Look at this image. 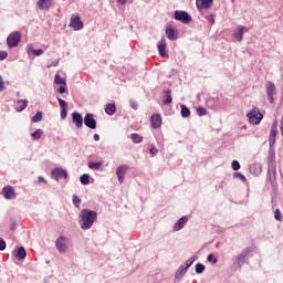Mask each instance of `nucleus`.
<instances>
[{
    "label": "nucleus",
    "instance_id": "55",
    "mask_svg": "<svg viewBox=\"0 0 283 283\" xmlns=\"http://www.w3.org/2000/svg\"><path fill=\"white\" fill-rule=\"evenodd\" d=\"M129 0H117L119 6H126Z\"/></svg>",
    "mask_w": 283,
    "mask_h": 283
},
{
    "label": "nucleus",
    "instance_id": "58",
    "mask_svg": "<svg viewBox=\"0 0 283 283\" xmlns=\"http://www.w3.org/2000/svg\"><path fill=\"white\" fill-rule=\"evenodd\" d=\"M232 3H235V0H231Z\"/></svg>",
    "mask_w": 283,
    "mask_h": 283
},
{
    "label": "nucleus",
    "instance_id": "31",
    "mask_svg": "<svg viewBox=\"0 0 283 283\" xmlns=\"http://www.w3.org/2000/svg\"><path fill=\"white\" fill-rule=\"evenodd\" d=\"M101 167H103V163L101 161H90L88 163V169H93V171H98V169H101Z\"/></svg>",
    "mask_w": 283,
    "mask_h": 283
},
{
    "label": "nucleus",
    "instance_id": "54",
    "mask_svg": "<svg viewBox=\"0 0 283 283\" xmlns=\"http://www.w3.org/2000/svg\"><path fill=\"white\" fill-rule=\"evenodd\" d=\"M130 107H132V109H138V103L130 102Z\"/></svg>",
    "mask_w": 283,
    "mask_h": 283
},
{
    "label": "nucleus",
    "instance_id": "56",
    "mask_svg": "<svg viewBox=\"0 0 283 283\" xmlns=\"http://www.w3.org/2000/svg\"><path fill=\"white\" fill-rule=\"evenodd\" d=\"M93 140H95L96 143H98V140H101V136H99L98 134H94Z\"/></svg>",
    "mask_w": 283,
    "mask_h": 283
},
{
    "label": "nucleus",
    "instance_id": "52",
    "mask_svg": "<svg viewBox=\"0 0 283 283\" xmlns=\"http://www.w3.org/2000/svg\"><path fill=\"white\" fill-rule=\"evenodd\" d=\"M119 185H123L125 182V176L117 175Z\"/></svg>",
    "mask_w": 283,
    "mask_h": 283
},
{
    "label": "nucleus",
    "instance_id": "12",
    "mask_svg": "<svg viewBox=\"0 0 283 283\" xmlns=\"http://www.w3.org/2000/svg\"><path fill=\"white\" fill-rule=\"evenodd\" d=\"M84 125L88 127V129H96V119L94 118V114L87 113L84 116Z\"/></svg>",
    "mask_w": 283,
    "mask_h": 283
},
{
    "label": "nucleus",
    "instance_id": "38",
    "mask_svg": "<svg viewBox=\"0 0 283 283\" xmlns=\"http://www.w3.org/2000/svg\"><path fill=\"white\" fill-rule=\"evenodd\" d=\"M233 178L241 180V182H247V177H244V175H242V172H234Z\"/></svg>",
    "mask_w": 283,
    "mask_h": 283
},
{
    "label": "nucleus",
    "instance_id": "45",
    "mask_svg": "<svg viewBox=\"0 0 283 283\" xmlns=\"http://www.w3.org/2000/svg\"><path fill=\"white\" fill-rule=\"evenodd\" d=\"M206 19L210 25H213L216 23V18L213 15H206Z\"/></svg>",
    "mask_w": 283,
    "mask_h": 283
},
{
    "label": "nucleus",
    "instance_id": "7",
    "mask_svg": "<svg viewBox=\"0 0 283 283\" xmlns=\"http://www.w3.org/2000/svg\"><path fill=\"white\" fill-rule=\"evenodd\" d=\"M251 253V250L249 248L244 249L240 254L235 256L237 264L239 269H242L243 264H247V261L249 260V254Z\"/></svg>",
    "mask_w": 283,
    "mask_h": 283
},
{
    "label": "nucleus",
    "instance_id": "57",
    "mask_svg": "<svg viewBox=\"0 0 283 283\" xmlns=\"http://www.w3.org/2000/svg\"><path fill=\"white\" fill-rule=\"evenodd\" d=\"M56 65H59V61L52 62L48 67H56Z\"/></svg>",
    "mask_w": 283,
    "mask_h": 283
},
{
    "label": "nucleus",
    "instance_id": "42",
    "mask_svg": "<svg viewBox=\"0 0 283 283\" xmlns=\"http://www.w3.org/2000/svg\"><path fill=\"white\" fill-rule=\"evenodd\" d=\"M59 105L61 107V109H67V102H65L64 99L57 98Z\"/></svg>",
    "mask_w": 283,
    "mask_h": 283
},
{
    "label": "nucleus",
    "instance_id": "33",
    "mask_svg": "<svg viewBox=\"0 0 283 283\" xmlns=\"http://www.w3.org/2000/svg\"><path fill=\"white\" fill-rule=\"evenodd\" d=\"M33 140H40L41 136H43V129L39 128L33 134H31Z\"/></svg>",
    "mask_w": 283,
    "mask_h": 283
},
{
    "label": "nucleus",
    "instance_id": "49",
    "mask_svg": "<svg viewBox=\"0 0 283 283\" xmlns=\"http://www.w3.org/2000/svg\"><path fill=\"white\" fill-rule=\"evenodd\" d=\"M0 251H6V241L0 238Z\"/></svg>",
    "mask_w": 283,
    "mask_h": 283
},
{
    "label": "nucleus",
    "instance_id": "22",
    "mask_svg": "<svg viewBox=\"0 0 283 283\" xmlns=\"http://www.w3.org/2000/svg\"><path fill=\"white\" fill-rule=\"evenodd\" d=\"M17 112H23L28 107V101L19 99L14 103Z\"/></svg>",
    "mask_w": 283,
    "mask_h": 283
},
{
    "label": "nucleus",
    "instance_id": "24",
    "mask_svg": "<svg viewBox=\"0 0 283 283\" xmlns=\"http://www.w3.org/2000/svg\"><path fill=\"white\" fill-rule=\"evenodd\" d=\"M105 114H107V116H114V114H116V104H107L105 106Z\"/></svg>",
    "mask_w": 283,
    "mask_h": 283
},
{
    "label": "nucleus",
    "instance_id": "8",
    "mask_svg": "<svg viewBox=\"0 0 283 283\" xmlns=\"http://www.w3.org/2000/svg\"><path fill=\"white\" fill-rule=\"evenodd\" d=\"M247 32H249V28H247L244 25H239L233 31V38L239 43H242V39H244V34H247Z\"/></svg>",
    "mask_w": 283,
    "mask_h": 283
},
{
    "label": "nucleus",
    "instance_id": "44",
    "mask_svg": "<svg viewBox=\"0 0 283 283\" xmlns=\"http://www.w3.org/2000/svg\"><path fill=\"white\" fill-rule=\"evenodd\" d=\"M208 262H212L213 264H218V258H213V254H209L207 256Z\"/></svg>",
    "mask_w": 283,
    "mask_h": 283
},
{
    "label": "nucleus",
    "instance_id": "35",
    "mask_svg": "<svg viewBox=\"0 0 283 283\" xmlns=\"http://www.w3.org/2000/svg\"><path fill=\"white\" fill-rule=\"evenodd\" d=\"M195 271L198 275H200L201 273H205V264L197 263L195 266Z\"/></svg>",
    "mask_w": 283,
    "mask_h": 283
},
{
    "label": "nucleus",
    "instance_id": "40",
    "mask_svg": "<svg viewBox=\"0 0 283 283\" xmlns=\"http://www.w3.org/2000/svg\"><path fill=\"white\" fill-rule=\"evenodd\" d=\"M274 218L277 220V222H282V211H280V209L274 211Z\"/></svg>",
    "mask_w": 283,
    "mask_h": 283
},
{
    "label": "nucleus",
    "instance_id": "51",
    "mask_svg": "<svg viewBox=\"0 0 283 283\" xmlns=\"http://www.w3.org/2000/svg\"><path fill=\"white\" fill-rule=\"evenodd\" d=\"M66 86L65 85H61L60 87H59V94H65V88Z\"/></svg>",
    "mask_w": 283,
    "mask_h": 283
},
{
    "label": "nucleus",
    "instance_id": "48",
    "mask_svg": "<svg viewBox=\"0 0 283 283\" xmlns=\"http://www.w3.org/2000/svg\"><path fill=\"white\" fill-rule=\"evenodd\" d=\"M6 90V83L3 82V77L0 75V92Z\"/></svg>",
    "mask_w": 283,
    "mask_h": 283
},
{
    "label": "nucleus",
    "instance_id": "16",
    "mask_svg": "<svg viewBox=\"0 0 283 283\" xmlns=\"http://www.w3.org/2000/svg\"><path fill=\"white\" fill-rule=\"evenodd\" d=\"M72 123L75 124L76 129L83 127V115L81 113H72Z\"/></svg>",
    "mask_w": 283,
    "mask_h": 283
},
{
    "label": "nucleus",
    "instance_id": "10",
    "mask_svg": "<svg viewBox=\"0 0 283 283\" xmlns=\"http://www.w3.org/2000/svg\"><path fill=\"white\" fill-rule=\"evenodd\" d=\"M175 19L185 24L191 23V15L187 11H175Z\"/></svg>",
    "mask_w": 283,
    "mask_h": 283
},
{
    "label": "nucleus",
    "instance_id": "28",
    "mask_svg": "<svg viewBox=\"0 0 283 283\" xmlns=\"http://www.w3.org/2000/svg\"><path fill=\"white\" fill-rule=\"evenodd\" d=\"M54 83H55V85L67 86V82L65 81L64 77H61V75L59 73H56L55 76H54Z\"/></svg>",
    "mask_w": 283,
    "mask_h": 283
},
{
    "label": "nucleus",
    "instance_id": "1",
    "mask_svg": "<svg viewBox=\"0 0 283 283\" xmlns=\"http://www.w3.org/2000/svg\"><path fill=\"white\" fill-rule=\"evenodd\" d=\"M98 220V213L94 210L82 209L78 213V224L83 231H90Z\"/></svg>",
    "mask_w": 283,
    "mask_h": 283
},
{
    "label": "nucleus",
    "instance_id": "6",
    "mask_svg": "<svg viewBox=\"0 0 283 283\" xmlns=\"http://www.w3.org/2000/svg\"><path fill=\"white\" fill-rule=\"evenodd\" d=\"M2 196L4 200H17V191L12 186H4L2 188Z\"/></svg>",
    "mask_w": 283,
    "mask_h": 283
},
{
    "label": "nucleus",
    "instance_id": "21",
    "mask_svg": "<svg viewBox=\"0 0 283 283\" xmlns=\"http://www.w3.org/2000/svg\"><path fill=\"white\" fill-rule=\"evenodd\" d=\"M171 90L165 91L163 96V105H171Z\"/></svg>",
    "mask_w": 283,
    "mask_h": 283
},
{
    "label": "nucleus",
    "instance_id": "53",
    "mask_svg": "<svg viewBox=\"0 0 283 283\" xmlns=\"http://www.w3.org/2000/svg\"><path fill=\"white\" fill-rule=\"evenodd\" d=\"M149 153L153 155V156H156V154H158V149L153 147L149 149Z\"/></svg>",
    "mask_w": 283,
    "mask_h": 283
},
{
    "label": "nucleus",
    "instance_id": "5",
    "mask_svg": "<svg viewBox=\"0 0 283 283\" xmlns=\"http://www.w3.org/2000/svg\"><path fill=\"white\" fill-rule=\"evenodd\" d=\"M69 27L72 28L75 32L83 30V21L81 20V15L72 14Z\"/></svg>",
    "mask_w": 283,
    "mask_h": 283
},
{
    "label": "nucleus",
    "instance_id": "9",
    "mask_svg": "<svg viewBox=\"0 0 283 283\" xmlns=\"http://www.w3.org/2000/svg\"><path fill=\"white\" fill-rule=\"evenodd\" d=\"M265 90H266V94H268V101H269V103H271V105H273V103L275 102L273 96L277 92V88L275 87V84H273V82H268L266 85H265Z\"/></svg>",
    "mask_w": 283,
    "mask_h": 283
},
{
    "label": "nucleus",
    "instance_id": "30",
    "mask_svg": "<svg viewBox=\"0 0 283 283\" xmlns=\"http://www.w3.org/2000/svg\"><path fill=\"white\" fill-rule=\"evenodd\" d=\"M128 169H129V166H127V165L118 166L116 169V176H125V174H127Z\"/></svg>",
    "mask_w": 283,
    "mask_h": 283
},
{
    "label": "nucleus",
    "instance_id": "20",
    "mask_svg": "<svg viewBox=\"0 0 283 283\" xmlns=\"http://www.w3.org/2000/svg\"><path fill=\"white\" fill-rule=\"evenodd\" d=\"M158 52H159V56H167V43H165V39H163L158 45Z\"/></svg>",
    "mask_w": 283,
    "mask_h": 283
},
{
    "label": "nucleus",
    "instance_id": "4",
    "mask_svg": "<svg viewBox=\"0 0 283 283\" xmlns=\"http://www.w3.org/2000/svg\"><path fill=\"white\" fill-rule=\"evenodd\" d=\"M20 41H21V33L18 31L10 33L7 38V44L9 48H18Z\"/></svg>",
    "mask_w": 283,
    "mask_h": 283
},
{
    "label": "nucleus",
    "instance_id": "3",
    "mask_svg": "<svg viewBox=\"0 0 283 283\" xmlns=\"http://www.w3.org/2000/svg\"><path fill=\"white\" fill-rule=\"evenodd\" d=\"M55 249H57L59 253H67V249H70V238L65 235H61L55 241Z\"/></svg>",
    "mask_w": 283,
    "mask_h": 283
},
{
    "label": "nucleus",
    "instance_id": "17",
    "mask_svg": "<svg viewBox=\"0 0 283 283\" xmlns=\"http://www.w3.org/2000/svg\"><path fill=\"white\" fill-rule=\"evenodd\" d=\"M189 222V217L184 216L181 217L172 227L174 231H181V229H185V226Z\"/></svg>",
    "mask_w": 283,
    "mask_h": 283
},
{
    "label": "nucleus",
    "instance_id": "15",
    "mask_svg": "<svg viewBox=\"0 0 283 283\" xmlns=\"http://www.w3.org/2000/svg\"><path fill=\"white\" fill-rule=\"evenodd\" d=\"M150 123L153 129H159V127L163 125V117H160L159 114H153L150 117Z\"/></svg>",
    "mask_w": 283,
    "mask_h": 283
},
{
    "label": "nucleus",
    "instance_id": "13",
    "mask_svg": "<svg viewBox=\"0 0 283 283\" xmlns=\"http://www.w3.org/2000/svg\"><path fill=\"white\" fill-rule=\"evenodd\" d=\"M53 3H54V0H39L36 2V8H39L43 12H48V10L52 8Z\"/></svg>",
    "mask_w": 283,
    "mask_h": 283
},
{
    "label": "nucleus",
    "instance_id": "18",
    "mask_svg": "<svg viewBox=\"0 0 283 283\" xmlns=\"http://www.w3.org/2000/svg\"><path fill=\"white\" fill-rule=\"evenodd\" d=\"M275 136H277V124L274 123L272 125L270 136H269L270 147H273V145H275Z\"/></svg>",
    "mask_w": 283,
    "mask_h": 283
},
{
    "label": "nucleus",
    "instance_id": "34",
    "mask_svg": "<svg viewBox=\"0 0 283 283\" xmlns=\"http://www.w3.org/2000/svg\"><path fill=\"white\" fill-rule=\"evenodd\" d=\"M43 120V113L38 112L33 117H32V123H41Z\"/></svg>",
    "mask_w": 283,
    "mask_h": 283
},
{
    "label": "nucleus",
    "instance_id": "43",
    "mask_svg": "<svg viewBox=\"0 0 283 283\" xmlns=\"http://www.w3.org/2000/svg\"><path fill=\"white\" fill-rule=\"evenodd\" d=\"M231 167H232L233 171H238L240 169V161L233 160L231 164Z\"/></svg>",
    "mask_w": 283,
    "mask_h": 283
},
{
    "label": "nucleus",
    "instance_id": "46",
    "mask_svg": "<svg viewBox=\"0 0 283 283\" xmlns=\"http://www.w3.org/2000/svg\"><path fill=\"white\" fill-rule=\"evenodd\" d=\"M60 116L63 120L64 118H67V108H61Z\"/></svg>",
    "mask_w": 283,
    "mask_h": 283
},
{
    "label": "nucleus",
    "instance_id": "11",
    "mask_svg": "<svg viewBox=\"0 0 283 283\" xmlns=\"http://www.w3.org/2000/svg\"><path fill=\"white\" fill-rule=\"evenodd\" d=\"M51 176L53 178V180H61L62 178H67V171H65V169L63 168H54L51 171Z\"/></svg>",
    "mask_w": 283,
    "mask_h": 283
},
{
    "label": "nucleus",
    "instance_id": "50",
    "mask_svg": "<svg viewBox=\"0 0 283 283\" xmlns=\"http://www.w3.org/2000/svg\"><path fill=\"white\" fill-rule=\"evenodd\" d=\"M41 182H44V185H48V181L43 177H38V185H41Z\"/></svg>",
    "mask_w": 283,
    "mask_h": 283
},
{
    "label": "nucleus",
    "instance_id": "32",
    "mask_svg": "<svg viewBox=\"0 0 283 283\" xmlns=\"http://www.w3.org/2000/svg\"><path fill=\"white\" fill-rule=\"evenodd\" d=\"M181 116L182 118H189L191 116V112L186 105H181Z\"/></svg>",
    "mask_w": 283,
    "mask_h": 283
},
{
    "label": "nucleus",
    "instance_id": "29",
    "mask_svg": "<svg viewBox=\"0 0 283 283\" xmlns=\"http://www.w3.org/2000/svg\"><path fill=\"white\" fill-rule=\"evenodd\" d=\"M130 140H133L135 145H140V143H143V136L138 135V133H133L130 134Z\"/></svg>",
    "mask_w": 283,
    "mask_h": 283
},
{
    "label": "nucleus",
    "instance_id": "27",
    "mask_svg": "<svg viewBox=\"0 0 283 283\" xmlns=\"http://www.w3.org/2000/svg\"><path fill=\"white\" fill-rule=\"evenodd\" d=\"M43 50L42 49H36L34 50V48H32V45L28 46V54H34V56H41L43 54Z\"/></svg>",
    "mask_w": 283,
    "mask_h": 283
},
{
    "label": "nucleus",
    "instance_id": "25",
    "mask_svg": "<svg viewBox=\"0 0 283 283\" xmlns=\"http://www.w3.org/2000/svg\"><path fill=\"white\" fill-rule=\"evenodd\" d=\"M27 255L28 253L25 252V248L23 247L18 248V251L15 253V258L18 260H25Z\"/></svg>",
    "mask_w": 283,
    "mask_h": 283
},
{
    "label": "nucleus",
    "instance_id": "39",
    "mask_svg": "<svg viewBox=\"0 0 283 283\" xmlns=\"http://www.w3.org/2000/svg\"><path fill=\"white\" fill-rule=\"evenodd\" d=\"M72 200H73L74 207H76V208L81 207V199L78 198V196L73 195Z\"/></svg>",
    "mask_w": 283,
    "mask_h": 283
},
{
    "label": "nucleus",
    "instance_id": "14",
    "mask_svg": "<svg viewBox=\"0 0 283 283\" xmlns=\"http://www.w3.org/2000/svg\"><path fill=\"white\" fill-rule=\"evenodd\" d=\"M197 10H209L213 6V0H196Z\"/></svg>",
    "mask_w": 283,
    "mask_h": 283
},
{
    "label": "nucleus",
    "instance_id": "47",
    "mask_svg": "<svg viewBox=\"0 0 283 283\" xmlns=\"http://www.w3.org/2000/svg\"><path fill=\"white\" fill-rule=\"evenodd\" d=\"M6 59H8V52L0 51V61H6Z\"/></svg>",
    "mask_w": 283,
    "mask_h": 283
},
{
    "label": "nucleus",
    "instance_id": "36",
    "mask_svg": "<svg viewBox=\"0 0 283 283\" xmlns=\"http://www.w3.org/2000/svg\"><path fill=\"white\" fill-rule=\"evenodd\" d=\"M81 185H90V175L84 174L80 177Z\"/></svg>",
    "mask_w": 283,
    "mask_h": 283
},
{
    "label": "nucleus",
    "instance_id": "23",
    "mask_svg": "<svg viewBox=\"0 0 283 283\" xmlns=\"http://www.w3.org/2000/svg\"><path fill=\"white\" fill-rule=\"evenodd\" d=\"M250 172L254 176H260V174H262V165L253 164L252 166H250Z\"/></svg>",
    "mask_w": 283,
    "mask_h": 283
},
{
    "label": "nucleus",
    "instance_id": "19",
    "mask_svg": "<svg viewBox=\"0 0 283 283\" xmlns=\"http://www.w3.org/2000/svg\"><path fill=\"white\" fill-rule=\"evenodd\" d=\"M166 36L170 41H176V39H178V33L176 32V29H174V27H167L166 28Z\"/></svg>",
    "mask_w": 283,
    "mask_h": 283
},
{
    "label": "nucleus",
    "instance_id": "2",
    "mask_svg": "<svg viewBox=\"0 0 283 283\" xmlns=\"http://www.w3.org/2000/svg\"><path fill=\"white\" fill-rule=\"evenodd\" d=\"M247 118L249 119V123H251V125H260V123H262V118H264V115H262L260 108L253 107L247 114Z\"/></svg>",
    "mask_w": 283,
    "mask_h": 283
},
{
    "label": "nucleus",
    "instance_id": "37",
    "mask_svg": "<svg viewBox=\"0 0 283 283\" xmlns=\"http://www.w3.org/2000/svg\"><path fill=\"white\" fill-rule=\"evenodd\" d=\"M196 260H198V255H193L190 259H188L186 261L185 268L189 270V268L191 266V264H193V262H196Z\"/></svg>",
    "mask_w": 283,
    "mask_h": 283
},
{
    "label": "nucleus",
    "instance_id": "41",
    "mask_svg": "<svg viewBox=\"0 0 283 283\" xmlns=\"http://www.w3.org/2000/svg\"><path fill=\"white\" fill-rule=\"evenodd\" d=\"M198 116H207V108L205 107H198L197 108Z\"/></svg>",
    "mask_w": 283,
    "mask_h": 283
},
{
    "label": "nucleus",
    "instance_id": "26",
    "mask_svg": "<svg viewBox=\"0 0 283 283\" xmlns=\"http://www.w3.org/2000/svg\"><path fill=\"white\" fill-rule=\"evenodd\" d=\"M189 271L185 265H180V268L177 270L175 277L177 280H181V277Z\"/></svg>",
    "mask_w": 283,
    "mask_h": 283
}]
</instances>
